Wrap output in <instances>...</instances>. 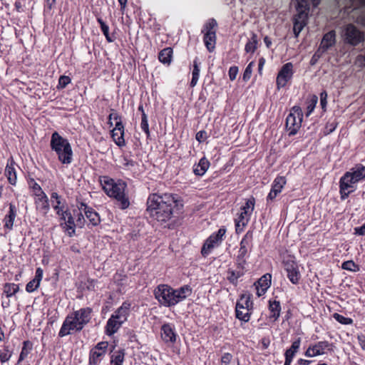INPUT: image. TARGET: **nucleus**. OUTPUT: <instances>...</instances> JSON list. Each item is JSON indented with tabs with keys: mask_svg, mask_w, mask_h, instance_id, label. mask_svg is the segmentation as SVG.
<instances>
[{
	"mask_svg": "<svg viewBox=\"0 0 365 365\" xmlns=\"http://www.w3.org/2000/svg\"><path fill=\"white\" fill-rule=\"evenodd\" d=\"M293 66L291 63L284 64L279 71L277 77V86L278 89L286 86L293 75Z\"/></svg>",
	"mask_w": 365,
	"mask_h": 365,
	"instance_id": "ddd939ff",
	"label": "nucleus"
},
{
	"mask_svg": "<svg viewBox=\"0 0 365 365\" xmlns=\"http://www.w3.org/2000/svg\"><path fill=\"white\" fill-rule=\"evenodd\" d=\"M251 215L246 213V211H241L239 217L235 220V229L237 233L242 232L247 225Z\"/></svg>",
	"mask_w": 365,
	"mask_h": 365,
	"instance_id": "4be33fe9",
	"label": "nucleus"
},
{
	"mask_svg": "<svg viewBox=\"0 0 365 365\" xmlns=\"http://www.w3.org/2000/svg\"><path fill=\"white\" fill-rule=\"evenodd\" d=\"M271 284V274H266L263 275L258 281L257 286L268 289Z\"/></svg>",
	"mask_w": 365,
	"mask_h": 365,
	"instance_id": "a19ab883",
	"label": "nucleus"
},
{
	"mask_svg": "<svg viewBox=\"0 0 365 365\" xmlns=\"http://www.w3.org/2000/svg\"><path fill=\"white\" fill-rule=\"evenodd\" d=\"M247 254V248H246V246L245 245H242V247H240V250H239V255H238V260L240 261V260H242L243 261V258L245 256V255Z\"/></svg>",
	"mask_w": 365,
	"mask_h": 365,
	"instance_id": "680f3d73",
	"label": "nucleus"
},
{
	"mask_svg": "<svg viewBox=\"0 0 365 365\" xmlns=\"http://www.w3.org/2000/svg\"><path fill=\"white\" fill-rule=\"evenodd\" d=\"M15 163L11 158L8 161L7 165L5 168V175L6 176L8 181L11 185H16V173L15 169Z\"/></svg>",
	"mask_w": 365,
	"mask_h": 365,
	"instance_id": "aec40b11",
	"label": "nucleus"
},
{
	"mask_svg": "<svg viewBox=\"0 0 365 365\" xmlns=\"http://www.w3.org/2000/svg\"><path fill=\"white\" fill-rule=\"evenodd\" d=\"M192 76L190 82V86L194 87L197 85L200 76V68L196 60H195L193 62V71L192 73Z\"/></svg>",
	"mask_w": 365,
	"mask_h": 365,
	"instance_id": "e433bc0d",
	"label": "nucleus"
},
{
	"mask_svg": "<svg viewBox=\"0 0 365 365\" xmlns=\"http://www.w3.org/2000/svg\"><path fill=\"white\" fill-rule=\"evenodd\" d=\"M300 346V339L294 341L291 347L285 352V358L293 359L294 354L297 352Z\"/></svg>",
	"mask_w": 365,
	"mask_h": 365,
	"instance_id": "4c0bfd02",
	"label": "nucleus"
},
{
	"mask_svg": "<svg viewBox=\"0 0 365 365\" xmlns=\"http://www.w3.org/2000/svg\"><path fill=\"white\" fill-rule=\"evenodd\" d=\"M125 357V351L121 349L115 352L111 356L110 363L112 365H123Z\"/></svg>",
	"mask_w": 365,
	"mask_h": 365,
	"instance_id": "473e14b6",
	"label": "nucleus"
},
{
	"mask_svg": "<svg viewBox=\"0 0 365 365\" xmlns=\"http://www.w3.org/2000/svg\"><path fill=\"white\" fill-rule=\"evenodd\" d=\"M29 187H30V188H31V190L33 191V193L35 195V197L39 196V195L45 193L42 190L41 186L37 182H36L34 180L31 179L29 182Z\"/></svg>",
	"mask_w": 365,
	"mask_h": 365,
	"instance_id": "79ce46f5",
	"label": "nucleus"
},
{
	"mask_svg": "<svg viewBox=\"0 0 365 365\" xmlns=\"http://www.w3.org/2000/svg\"><path fill=\"white\" fill-rule=\"evenodd\" d=\"M284 268L287 273V277L292 284H297L301 274L297 262L291 257L283 261Z\"/></svg>",
	"mask_w": 365,
	"mask_h": 365,
	"instance_id": "f8f14e48",
	"label": "nucleus"
},
{
	"mask_svg": "<svg viewBox=\"0 0 365 365\" xmlns=\"http://www.w3.org/2000/svg\"><path fill=\"white\" fill-rule=\"evenodd\" d=\"M140 127H141V129L146 133L147 136L148 137L150 135V130H149L148 117H147V115L145 113V112H143Z\"/></svg>",
	"mask_w": 365,
	"mask_h": 365,
	"instance_id": "09e8293b",
	"label": "nucleus"
},
{
	"mask_svg": "<svg viewBox=\"0 0 365 365\" xmlns=\"http://www.w3.org/2000/svg\"><path fill=\"white\" fill-rule=\"evenodd\" d=\"M320 103H321V105L322 106V108H324L326 105H327V93L326 91H323L320 93Z\"/></svg>",
	"mask_w": 365,
	"mask_h": 365,
	"instance_id": "052dcab7",
	"label": "nucleus"
},
{
	"mask_svg": "<svg viewBox=\"0 0 365 365\" xmlns=\"http://www.w3.org/2000/svg\"><path fill=\"white\" fill-rule=\"evenodd\" d=\"M296 9L297 14L294 17V21H299L302 24H307L309 11L298 8Z\"/></svg>",
	"mask_w": 365,
	"mask_h": 365,
	"instance_id": "c9c22d12",
	"label": "nucleus"
},
{
	"mask_svg": "<svg viewBox=\"0 0 365 365\" xmlns=\"http://www.w3.org/2000/svg\"><path fill=\"white\" fill-rule=\"evenodd\" d=\"M70 83H71V78L68 76H61L58 79V87L60 88H63Z\"/></svg>",
	"mask_w": 365,
	"mask_h": 365,
	"instance_id": "603ef678",
	"label": "nucleus"
},
{
	"mask_svg": "<svg viewBox=\"0 0 365 365\" xmlns=\"http://www.w3.org/2000/svg\"><path fill=\"white\" fill-rule=\"evenodd\" d=\"M108 346L107 341H101L91 350L90 356L91 364H97L99 362L100 358L106 354Z\"/></svg>",
	"mask_w": 365,
	"mask_h": 365,
	"instance_id": "2eb2a0df",
	"label": "nucleus"
},
{
	"mask_svg": "<svg viewBox=\"0 0 365 365\" xmlns=\"http://www.w3.org/2000/svg\"><path fill=\"white\" fill-rule=\"evenodd\" d=\"M61 225L63 228L68 232L70 237L73 236L75 233L76 224L74 222L72 215H70L66 221L61 222Z\"/></svg>",
	"mask_w": 365,
	"mask_h": 365,
	"instance_id": "c756f323",
	"label": "nucleus"
},
{
	"mask_svg": "<svg viewBox=\"0 0 365 365\" xmlns=\"http://www.w3.org/2000/svg\"><path fill=\"white\" fill-rule=\"evenodd\" d=\"M252 307L253 303L251 301L250 294H242L235 307L237 318L245 322H248L250 318V310L252 309Z\"/></svg>",
	"mask_w": 365,
	"mask_h": 365,
	"instance_id": "1a4fd4ad",
	"label": "nucleus"
},
{
	"mask_svg": "<svg viewBox=\"0 0 365 365\" xmlns=\"http://www.w3.org/2000/svg\"><path fill=\"white\" fill-rule=\"evenodd\" d=\"M191 293L192 289L187 285L174 289L167 284H160L154 291L155 298L165 307L175 305L189 297Z\"/></svg>",
	"mask_w": 365,
	"mask_h": 365,
	"instance_id": "f03ea898",
	"label": "nucleus"
},
{
	"mask_svg": "<svg viewBox=\"0 0 365 365\" xmlns=\"http://www.w3.org/2000/svg\"><path fill=\"white\" fill-rule=\"evenodd\" d=\"M306 26L305 24H302L299 21H294V27L293 31L295 35V37H297L299 33L302 31L304 27Z\"/></svg>",
	"mask_w": 365,
	"mask_h": 365,
	"instance_id": "3c124183",
	"label": "nucleus"
},
{
	"mask_svg": "<svg viewBox=\"0 0 365 365\" xmlns=\"http://www.w3.org/2000/svg\"><path fill=\"white\" fill-rule=\"evenodd\" d=\"M230 275L228 277V279L232 284H236L237 279L240 277V273L236 274L234 271H231L229 272Z\"/></svg>",
	"mask_w": 365,
	"mask_h": 365,
	"instance_id": "6e6d98bb",
	"label": "nucleus"
},
{
	"mask_svg": "<svg viewBox=\"0 0 365 365\" xmlns=\"http://www.w3.org/2000/svg\"><path fill=\"white\" fill-rule=\"evenodd\" d=\"M357 339H358L359 344L360 346L361 347V349L365 350V336L364 335H359Z\"/></svg>",
	"mask_w": 365,
	"mask_h": 365,
	"instance_id": "338daca9",
	"label": "nucleus"
},
{
	"mask_svg": "<svg viewBox=\"0 0 365 365\" xmlns=\"http://www.w3.org/2000/svg\"><path fill=\"white\" fill-rule=\"evenodd\" d=\"M173 56V49L170 47L163 49L158 55L159 61L164 64H170Z\"/></svg>",
	"mask_w": 365,
	"mask_h": 365,
	"instance_id": "cd10ccee",
	"label": "nucleus"
},
{
	"mask_svg": "<svg viewBox=\"0 0 365 365\" xmlns=\"http://www.w3.org/2000/svg\"><path fill=\"white\" fill-rule=\"evenodd\" d=\"M238 73V68L237 66H232L229 69V78L231 81L235 80Z\"/></svg>",
	"mask_w": 365,
	"mask_h": 365,
	"instance_id": "5fc2aeb1",
	"label": "nucleus"
},
{
	"mask_svg": "<svg viewBox=\"0 0 365 365\" xmlns=\"http://www.w3.org/2000/svg\"><path fill=\"white\" fill-rule=\"evenodd\" d=\"M254 62L252 61L246 67L242 77L245 81H247L250 79L252 73V67L254 66Z\"/></svg>",
	"mask_w": 365,
	"mask_h": 365,
	"instance_id": "8fccbe9b",
	"label": "nucleus"
},
{
	"mask_svg": "<svg viewBox=\"0 0 365 365\" xmlns=\"http://www.w3.org/2000/svg\"><path fill=\"white\" fill-rule=\"evenodd\" d=\"M43 277V270L41 268H38L36 271V275L34 279L30 281L26 287V290L28 292H33L38 289L40 285V282Z\"/></svg>",
	"mask_w": 365,
	"mask_h": 365,
	"instance_id": "412c9836",
	"label": "nucleus"
},
{
	"mask_svg": "<svg viewBox=\"0 0 365 365\" xmlns=\"http://www.w3.org/2000/svg\"><path fill=\"white\" fill-rule=\"evenodd\" d=\"M56 214L59 216L61 222L66 221L67 218L71 215V212L68 210H64V209H62V211H60L59 212H56Z\"/></svg>",
	"mask_w": 365,
	"mask_h": 365,
	"instance_id": "864d4df0",
	"label": "nucleus"
},
{
	"mask_svg": "<svg viewBox=\"0 0 365 365\" xmlns=\"http://www.w3.org/2000/svg\"><path fill=\"white\" fill-rule=\"evenodd\" d=\"M52 206L56 212L62 211L65 208L64 202H62L61 197L57 192H52L51 195Z\"/></svg>",
	"mask_w": 365,
	"mask_h": 365,
	"instance_id": "c85d7f7f",
	"label": "nucleus"
},
{
	"mask_svg": "<svg viewBox=\"0 0 365 365\" xmlns=\"http://www.w3.org/2000/svg\"><path fill=\"white\" fill-rule=\"evenodd\" d=\"M286 179L284 177H277L272 184V189L267 196V200H273L279 193L282 192V188L286 185Z\"/></svg>",
	"mask_w": 365,
	"mask_h": 365,
	"instance_id": "dca6fc26",
	"label": "nucleus"
},
{
	"mask_svg": "<svg viewBox=\"0 0 365 365\" xmlns=\"http://www.w3.org/2000/svg\"><path fill=\"white\" fill-rule=\"evenodd\" d=\"M256 289H257V294L258 297H260V296L264 294L267 290V289H264V287H260L258 286H256Z\"/></svg>",
	"mask_w": 365,
	"mask_h": 365,
	"instance_id": "774afa93",
	"label": "nucleus"
},
{
	"mask_svg": "<svg viewBox=\"0 0 365 365\" xmlns=\"http://www.w3.org/2000/svg\"><path fill=\"white\" fill-rule=\"evenodd\" d=\"M19 290V285L14 283H6L4 286V293L8 298L16 294Z\"/></svg>",
	"mask_w": 365,
	"mask_h": 365,
	"instance_id": "2f4dec72",
	"label": "nucleus"
},
{
	"mask_svg": "<svg viewBox=\"0 0 365 365\" xmlns=\"http://www.w3.org/2000/svg\"><path fill=\"white\" fill-rule=\"evenodd\" d=\"M221 365H240V362L231 354L225 353L221 357Z\"/></svg>",
	"mask_w": 365,
	"mask_h": 365,
	"instance_id": "72a5a7b5",
	"label": "nucleus"
},
{
	"mask_svg": "<svg viewBox=\"0 0 365 365\" xmlns=\"http://www.w3.org/2000/svg\"><path fill=\"white\" fill-rule=\"evenodd\" d=\"M219 241L215 239L214 235H211L205 242L202 247L201 253L203 256L208 255L211 250L219 244Z\"/></svg>",
	"mask_w": 365,
	"mask_h": 365,
	"instance_id": "b1692460",
	"label": "nucleus"
},
{
	"mask_svg": "<svg viewBox=\"0 0 365 365\" xmlns=\"http://www.w3.org/2000/svg\"><path fill=\"white\" fill-rule=\"evenodd\" d=\"M78 211H79V212L78 213V218L76 220V222H77V225L81 227L84 225L85 220H84V217L82 214L83 211H80L79 210H78Z\"/></svg>",
	"mask_w": 365,
	"mask_h": 365,
	"instance_id": "bf43d9fd",
	"label": "nucleus"
},
{
	"mask_svg": "<svg viewBox=\"0 0 365 365\" xmlns=\"http://www.w3.org/2000/svg\"><path fill=\"white\" fill-rule=\"evenodd\" d=\"M302 110L299 106H294L286 119V128L289 135H295L301 128Z\"/></svg>",
	"mask_w": 365,
	"mask_h": 365,
	"instance_id": "9d476101",
	"label": "nucleus"
},
{
	"mask_svg": "<svg viewBox=\"0 0 365 365\" xmlns=\"http://www.w3.org/2000/svg\"><path fill=\"white\" fill-rule=\"evenodd\" d=\"M16 216V209L13 204L9 205V211L8 215L4 217L5 227L11 230L14 225V222Z\"/></svg>",
	"mask_w": 365,
	"mask_h": 365,
	"instance_id": "393cba45",
	"label": "nucleus"
},
{
	"mask_svg": "<svg viewBox=\"0 0 365 365\" xmlns=\"http://www.w3.org/2000/svg\"><path fill=\"white\" fill-rule=\"evenodd\" d=\"M365 178V167L357 165L346 172L340 179L339 188L342 200L346 198L354 190V185Z\"/></svg>",
	"mask_w": 365,
	"mask_h": 365,
	"instance_id": "39448f33",
	"label": "nucleus"
},
{
	"mask_svg": "<svg viewBox=\"0 0 365 365\" xmlns=\"http://www.w3.org/2000/svg\"><path fill=\"white\" fill-rule=\"evenodd\" d=\"M104 36H106L108 41L111 42L113 40L110 38L109 36V27L107 25H103V27H101Z\"/></svg>",
	"mask_w": 365,
	"mask_h": 365,
	"instance_id": "13d9d810",
	"label": "nucleus"
},
{
	"mask_svg": "<svg viewBox=\"0 0 365 365\" xmlns=\"http://www.w3.org/2000/svg\"><path fill=\"white\" fill-rule=\"evenodd\" d=\"M209 166V161L205 158H202L200 160L198 164L194 167L193 172L196 175L202 176L207 170Z\"/></svg>",
	"mask_w": 365,
	"mask_h": 365,
	"instance_id": "a878e982",
	"label": "nucleus"
},
{
	"mask_svg": "<svg viewBox=\"0 0 365 365\" xmlns=\"http://www.w3.org/2000/svg\"><path fill=\"white\" fill-rule=\"evenodd\" d=\"M135 162L124 156L121 161V167L125 170H130L135 165Z\"/></svg>",
	"mask_w": 365,
	"mask_h": 365,
	"instance_id": "49530a36",
	"label": "nucleus"
},
{
	"mask_svg": "<svg viewBox=\"0 0 365 365\" xmlns=\"http://www.w3.org/2000/svg\"><path fill=\"white\" fill-rule=\"evenodd\" d=\"M130 304L124 302L123 304L111 315L108 320L106 326V332L111 336L120 329L122 324L127 320Z\"/></svg>",
	"mask_w": 365,
	"mask_h": 365,
	"instance_id": "0eeeda50",
	"label": "nucleus"
},
{
	"mask_svg": "<svg viewBox=\"0 0 365 365\" xmlns=\"http://www.w3.org/2000/svg\"><path fill=\"white\" fill-rule=\"evenodd\" d=\"M335 41V32L331 31L327 33L321 41L318 53H323L326 52L330 47L334 45Z\"/></svg>",
	"mask_w": 365,
	"mask_h": 365,
	"instance_id": "f3484780",
	"label": "nucleus"
},
{
	"mask_svg": "<svg viewBox=\"0 0 365 365\" xmlns=\"http://www.w3.org/2000/svg\"><path fill=\"white\" fill-rule=\"evenodd\" d=\"M101 184L105 192L109 197H114L121 209L128 207L130 202L125 193L127 186L125 182L121 180L115 182L113 179H108L104 177L103 180H101Z\"/></svg>",
	"mask_w": 365,
	"mask_h": 365,
	"instance_id": "20e7f679",
	"label": "nucleus"
},
{
	"mask_svg": "<svg viewBox=\"0 0 365 365\" xmlns=\"http://www.w3.org/2000/svg\"><path fill=\"white\" fill-rule=\"evenodd\" d=\"M257 36L255 33L252 34V36L245 45V51L247 53H254L257 49Z\"/></svg>",
	"mask_w": 365,
	"mask_h": 365,
	"instance_id": "f704fd0d",
	"label": "nucleus"
},
{
	"mask_svg": "<svg viewBox=\"0 0 365 365\" xmlns=\"http://www.w3.org/2000/svg\"><path fill=\"white\" fill-rule=\"evenodd\" d=\"M354 232H355V234L359 235H365V223L359 227H356L354 229Z\"/></svg>",
	"mask_w": 365,
	"mask_h": 365,
	"instance_id": "e2e57ef3",
	"label": "nucleus"
},
{
	"mask_svg": "<svg viewBox=\"0 0 365 365\" xmlns=\"http://www.w3.org/2000/svg\"><path fill=\"white\" fill-rule=\"evenodd\" d=\"M226 230L224 227H222L219 229L216 235H214V237H215L217 241L220 242L223 237V236L225 235Z\"/></svg>",
	"mask_w": 365,
	"mask_h": 365,
	"instance_id": "4d7b16f0",
	"label": "nucleus"
},
{
	"mask_svg": "<svg viewBox=\"0 0 365 365\" xmlns=\"http://www.w3.org/2000/svg\"><path fill=\"white\" fill-rule=\"evenodd\" d=\"M331 344L327 341H322L309 345L305 352L307 357H314L326 354V350L330 349Z\"/></svg>",
	"mask_w": 365,
	"mask_h": 365,
	"instance_id": "4468645a",
	"label": "nucleus"
},
{
	"mask_svg": "<svg viewBox=\"0 0 365 365\" xmlns=\"http://www.w3.org/2000/svg\"><path fill=\"white\" fill-rule=\"evenodd\" d=\"M78 209L80 211L84 212L87 219L93 225H97L100 222V217L98 214L92 208L88 207L85 203H81Z\"/></svg>",
	"mask_w": 365,
	"mask_h": 365,
	"instance_id": "a211bd4d",
	"label": "nucleus"
},
{
	"mask_svg": "<svg viewBox=\"0 0 365 365\" xmlns=\"http://www.w3.org/2000/svg\"><path fill=\"white\" fill-rule=\"evenodd\" d=\"M255 199L253 197L246 200L245 205L241 208V211H246V213L252 215L255 209Z\"/></svg>",
	"mask_w": 365,
	"mask_h": 365,
	"instance_id": "ea45409f",
	"label": "nucleus"
},
{
	"mask_svg": "<svg viewBox=\"0 0 365 365\" xmlns=\"http://www.w3.org/2000/svg\"><path fill=\"white\" fill-rule=\"evenodd\" d=\"M51 148L58 155V160L63 164H70L72 161L73 151L68 140L61 137L57 132L51 135Z\"/></svg>",
	"mask_w": 365,
	"mask_h": 365,
	"instance_id": "423d86ee",
	"label": "nucleus"
},
{
	"mask_svg": "<svg viewBox=\"0 0 365 365\" xmlns=\"http://www.w3.org/2000/svg\"><path fill=\"white\" fill-rule=\"evenodd\" d=\"M341 37L346 43L354 46L364 41V32L353 24H348L343 26Z\"/></svg>",
	"mask_w": 365,
	"mask_h": 365,
	"instance_id": "6e6552de",
	"label": "nucleus"
},
{
	"mask_svg": "<svg viewBox=\"0 0 365 365\" xmlns=\"http://www.w3.org/2000/svg\"><path fill=\"white\" fill-rule=\"evenodd\" d=\"M269 310L271 312L270 318L273 319L274 321H276L281 311V307L279 302L274 301L272 302H269Z\"/></svg>",
	"mask_w": 365,
	"mask_h": 365,
	"instance_id": "7c9ffc66",
	"label": "nucleus"
},
{
	"mask_svg": "<svg viewBox=\"0 0 365 365\" xmlns=\"http://www.w3.org/2000/svg\"><path fill=\"white\" fill-rule=\"evenodd\" d=\"M333 317L341 324L347 325L353 323V320L351 318L345 317L338 313H334Z\"/></svg>",
	"mask_w": 365,
	"mask_h": 365,
	"instance_id": "de8ad7c7",
	"label": "nucleus"
},
{
	"mask_svg": "<svg viewBox=\"0 0 365 365\" xmlns=\"http://www.w3.org/2000/svg\"><path fill=\"white\" fill-rule=\"evenodd\" d=\"M92 309L89 307L81 308L68 315L65 319L59 336L63 337L74 332L80 331L90 322Z\"/></svg>",
	"mask_w": 365,
	"mask_h": 365,
	"instance_id": "7ed1b4c3",
	"label": "nucleus"
},
{
	"mask_svg": "<svg viewBox=\"0 0 365 365\" xmlns=\"http://www.w3.org/2000/svg\"><path fill=\"white\" fill-rule=\"evenodd\" d=\"M205 135H206V132L205 131H203V130H201V131H199L198 133H197L196 134V139L199 141V142H202L204 140V139L205 138Z\"/></svg>",
	"mask_w": 365,
	"mask_h": 365,
	"instance_id": "0e129e2a",
	"label": "nucleus"
},
{
	"mask_svg": "<svg viewBox=\"0 0 365 365\" xmlns=\"http://www.w3.org/2000/svg\"><path fill=\"white\" fill-rule=\"evenodd\" d=\"M341 268L343 269L352 271V272H358L359 270V267L357 264H356L352 260L346 261L342 263Z\"/></svg>",
	"mask_w": 365,
	"mask_h": 365,
	"instance_id": "c03bdc74",
	"label": "nucleus"
},
{
	"mask_svg": "<svg viewBox=\"0 0 365 365\" xmlns=\"http://www.w3.org/2000/svg\"><path fill=\"white\" fill-rule=\"evenodd\" d=\"M318 101V98L316 96H313L309 101L307 103V113L306 115L309 116L314 110L316 105Z\"/></svg>",
	"mask_w": 365,
	"mask_h": 365,
	"instance_id": "a18cd8bd",
	"label": "nucleus"
},
{
	"mask_svg": "<svg viewBox=\"0 0 365 365\" xmlns=\"http://www.w3.org/2000/svg\"><path fill=\"white\" fill-rule=\"evenodd\" d=\"M109 120H114L115 125L111 130V137L115 144L119 147H123L125 145L124 139V125L122 123L120 116L114 110L109 115Z\"/></svg>",
	"mask_w": 365,
	"mask_h": 365,
	"instance_id": "9b49d317",
	"label": "nucleus"
},
{
	"mask_svg": "<svg viewBox=\"0 0 365 365\" xmlns=\"http://www.w3.org/2000/svg\"><path fill=\"white\" fill-rule=\"evenodd\" d=\"M204 42H205V46L207 47V50L210 52L212 51L215 48L216 32H212V33L208 32V34H205Z\"/></svg>",
	"mask_w": 365,
	"mask_h": 365,
	"instance_id": "bb28decb",
	"label": "nucleus"
},
{
	"mask_svg": "<svg viewBox=\"0 0 365 365\" xmlns=\"http://www.w3.org/2000/svg\"><path fill=\"white\" fill-rule=\"evenodd\" d=\"M161 331V336L165 342L174 343L176 341V334L170 324H164Z\"/></svg>",
	"mask_w": 365,
	"mask_h": 365,
	"instance_id": "6ab92c4d",
	"label": "nucleus"
},
{
	"mask_svg": "<svg viewBox=\"0 0 365 365\" xmlns=\"http://www.w3.org/2000/svg\"><path fill=\"white\" fill-rule=\"evenodd\" d=\"M11 354H8V353H1L0 354V361L1 363H4L7 361L9 360V359L11 358Z\"/></svg>",
	"mask_w": 365,
	"mask_h": 365,
	"instance_id": "69168bd1",
	"label": "nucleus"
},
{
	"mask_svg": "<svg viewBox=\"0 0 365 365\" xmlns=\"http://www.w3.org/2000/svg\"><path fill=\"white\" fill-rule=\"evenodd\" d=\"M35 204L36 208L42 212L43 214H46L49 210V203L48 197L45 193L36 197Z\"/></svg>",
	"mask_w": 365,
	"mask_h": 365,
	"instance_id": "5701e85b",
	"label": "nucleus"
},
{
	"mask_svg": "<svg viewBox=\"0 0 365 365\" xmlns=\"http://www.w3.org/2000/svg\"><path fill=\"white\" fill-rule=\"evenodd\" d=\"M182 207L179 197L171 193H152L147 200V211L150 217L165 227H170L174 218Z\"/></svg>",
	"mask_w": 365,
	"mask_h": 365,
	"instance_id": "f257e3e1",
	"label": "nucleus"
},
{
	"mask_svg": "<svg viewBox=\"0 0 365 365\" xmlns=\"http://www.w3.org/2000/svg\"><path fill=\"white\" fill-rule=\"evenodd\" d=\"M217 26V23L215 19H210L205 24L202 32L205 34L216 32V27Z\"/></svg>",
	"mask_w": 365,
	"mask_h": 365,
	"instance_id": "58836bf2",
	"label": "nucleus"
},
{
	"mask_svg": "<svg viewBox=\"0 0 365 365\" xmlns=\"http://www.w3.org/2000/svg\"><path fill=\"white\" fill-rule=\"evenodd\" d=\"M297 2V8L309 11L310 4L312 3L317 5L316 0H296Z\"/></svg>",
	"mask_w": 365,
	"mask_h": 365,
	"instance_id": "37998d69",
	"label": "nucleus"
}]
</instances>
